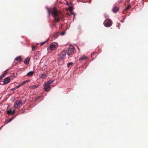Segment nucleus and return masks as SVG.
I'll return each instance as SVG.
<instances>
[{"label": "nucleus", "mask_w": 148, "mask_h": 148, "mask_svg": "<svg viewBox=\"0 0 148 148\" xmlns=\"http://www.w3.org/2000/svg\"><path fill=\"white\" fill-rule=\"evenodd\" d=\"M73 64V63L72 62H70L68 63L67 64V66L68 67H70L71 65H72Z\"/></svg>", "instance_id": "23"}, {"label": "nucleus", "mask_w": 148, "mask_h": 148, "mask_svg": "<svg viewBox=\"0 0 148 148\" xmlns=\"http://www.w3.org/2000/svg\"><path fill=\"white\" fill-rule=\"evenodd\" d=\"M81 26H80V25H79V26H78V29H81Z\"/></svg>", "instance_id": "31"}, {"label": "nucleus", "mask_w": 148, "mask_h": 148, "mask_svg": "<svg viewBox=\"0 0 148 148\" xmlns=\"http://www.w3.org/2000/svg\"><path fill=\"white\" fill-rule=\"evenodd\" d=\"M24 113H25L24 111H23L22 112H21V114H23Z\"/></svg>", "instance_id": "35"}, {"label": "nucleus", "mask_w": 148, "mask_h": 148, "mask_svg": "<svg viewBox=\"0 0 148 148\" xmlns=\"http://www.w3.org/2000/svg\"><path fill=\"white\" fill-rule=\"evenodd\" d=\"M69 9L70 11H71L72 10V8L71 7H69Z\"/></svg>", "instance_id": "29"}, {"label": "nucleus", "mask_w": 148, "mask_h": 148, "mask_svg": "<svg viewBox=\"0 0 148 148\" xmlns=\"http://www.w3.org/2000/svg\"><path fill=\"white\" fill-rule=\"evenodd\" d=\"M63 59H64V58H62L61 56H60L59 55L58 58V60L60 62Z\"/></svg>", "instance_id": "18"}, {"label": "nucleus", "mask_w": 148, "mask_h": 148, "mask_svg": "<svg viewBox=\"0 0 148 148\" xmlns=\"http://www.w3.org/2000/svg\"><path fill=\"white\" fill-rule=\"evenodd\" d=\"M21 86H22V85H21V84L19 85H18L16 87V88H19Z\"/></svg>", "instance_id": "27"}, {"label": "nucleus", "mask_w": 148, "mask_h": 148, "mask_svg": "<svg viewBox=\"0 0 148 148\" xmlns=\"http://www.w3.org/2000/svg\"><path fill=\"white\" fill-rule=\"evenodd\" d=\"M15 88H13L11 89V90H15Z\"/></svg>", "instance_id": "34"}, {"label": "nucleus", "mask_w": 148, "mask_h": 148, "mask_svg": "<svg viewBox=\"0 0 148 148\" xmlns=\"http://www.w3.org/2000/svg\"><path fill=\"white\" fill-rule=\"evenodd\" d=\"M10 78L9 77L6 78L4 80L3 82L4 84H7L10 81Z\"/></svg>", "instance_id": "9"}, {"label": "nucleus", "mask_w": 148, "mask_h": 148, "mask_svg": "<svg viewBox=\"0 0 148 148\" xmlns=\"http://www.w3.org/2000/svg\"><path fill=\"white\" fill-rule=\"evenodd\" d=\"M26 83V82H25V81H23L22 83H21V85L23 86L24 84H25Z\"/></svg>", "instance_id": "28"}, {"label": "nucleus", "mask_w": 148, "mask_h": 148, "mask_svg": "<svg viewBox=\"0 0 148 148\" xmlns=\"http://www.w3.org/2000/svg\"><path fill=\"white\" fill-rule=\"evenodd\" d=\"M48 12V16H50V14L51 12L53 17L54 18V20L56 22H59L60 20H62L63 15L60 11L57 10L56 8H53L52 10L51 8H47Z\"/></svg>", "instance_id": "1"}, {"label": "nucleus", "mask_w": 148, "mask_h": 148, "mask_svg": "<svg viewBox=\"0 0 148 148\" xmlns=\"http://www.w3.org/2000/svg\"><path fill=\"white\" fill-rule=\"evenodd\" d=\"M105 26L107 27H110L112 24V21L111 19L107 18L104 21Z\"/></svg>", "instance_id": "3"}, {"label": "nucleus", "mask_w": 148, "mask_h": 148, "mask_svg": "<svg viewBox=\"0 0 148 148\" xmlns=\"http://www.w3.org/2000/svg\"><path fill=\"white\" fill-rule=\"evenodd\" d=\"M54 81L53 80H50L47 81V82H45V83H46L47 84L49 85H50V84H51Z\"/></svg>", "instance_id": "16"}, {"label": "nucleus", "mask_w": 148, "mask_h": 148, "mask_svg": "<svg viewBox=\"0 0 148 148\" xmlns=\"http://www.w3.org/2000/svg\"><path fill=\"white\" fill-rule=\"evenodd\" d=\"M15 74L14 73H13V74H12V75H11L10 76V77H9L10 78V79H12L14 77H15Z\"/></svg>", "instance_id": "20"}, {"label": "nucleus", "mask_w": 148, "mask_h": 148, "mask_svg": "<svg viewBox=\"0 0 148 148\" xmlns=\"http://www.w3.org/2000/svg\"><path fill=\"white\" fill-rule=\"evenodd\" d=\"M74 50L75 48L72 45L70 46L67 50V53L68 55L70 56L73 54Z\"/></svg>", "instance_id": "2"}, {"label": "nucleus", "mask_w": 148, "mask_h": 148, "mask_svg": "<svg viewBox=\"0 0 148 148\" xmlns=\"http://www.w3.org/2000/svg\"><path fill=\"white\" fill-rule=\"evenodd\" d=\"M2 79L0 77V80L1 79Z\"/></svg>", "instance_id": "37"}, {"label": "nucleus", "mask_w": 148, "mask_h": 148, "mask_svg": "<svg viewBox=\"0 0 148 148\" xmlns=\"http://www.w3.org/2000/svg\"><path fill=\"white\" fill-rule=\"evenodd\" d=\"M66 51H62L61 53L60 54V56H61L62 58L64 59L66 56Z\"/></svg>", "instance_id": "8"}, {"label": "nucleus", "mask_w": 148, "mask_h": 148, "mask_svg": "<svg viewBox=\"0 0 148 148\" xmlns=\"http://www.w3.org/2000/svg\"><path fill=\"white\" fill-rule=\"evenodd\" d=\"M32 51H35L36 50L37 48V46H32Z\"/></svg>", "instance_id": "19"}, {"label": "nucleus", "mask_w": 148, "mask_h": 148, "mask_svg": "<svg viewBox=\"0 0 148 148\" xmlns=\"http://www.w3.org/2000/svg\"><path fill=\"white\" fill-rule=\"evenodd\" d=\"M64 34H65V32H63L62 33L61 35L62 36V35H64Z\"/></svg>", "instance_id": "32"}, {"label": "nucleus", "mask_w": 148, "mask_h": 148, "mask_svg": "<svg viewBox=\"0 0 148 148\" xmlns=\"http://www.w3.org/2000/svg\"><path fill=\"white\" fill-rule=\"evenodd\" d=\"M34 72L32 71H30L27 74V76H31L33 74Z\"/></svg>", "instance_id": "15"}, {"label": "nucleus", "mask_w": 148, "mask_h": 148, "mask_svg": "<svg viewBox=\"0 0 148 148\" xmlns=\"http://www.w3.org/2000/svg\"><path fill=\"white\" fill-rule=\"evenodd\" d=\"M56 46L53 44H51L50 46V49L52 50H53L56 49Z\"/></svg>", "instance_id": "11"}, {"label": "nucleus", "mask_w": 148, "mask_h": 148, "mask_svg": "<svg viewBox=\"0 0 148 148\" xmlns=\"http://www.w3.org/2000/svg\"><path fill=\"white\" fill-rule=\"evenodd\" d=\"M48 40L49 39H48L47 40H46V41H45V42H42L41 43H40V45L41 46H42L44 44H45V43H46V42H47V41H48Z\"/></svg>", "instance_id": "24"}, {"label": "nucleus", "mask_w": 148, "mask_h": 148, "mask_svg": "<svg viewBox=\"0 0 148 148\" xmlns=\"http://www.w3.org/2000/svg\"><path fill=\"white\" fill-rule=\"evenodd\" d=\"M43 86L45 90V92L49 91L51 88V86L50 85H49L45 83L43 85Z\"/></svg>", "instance_id": "5"}, {"label": "nucleus", "mask_w": 148, "mask_h": 148, "mask_svg": "<svg viewBox=\"0 0 148 148\" xmlns=\"http://www.w3.org/2000/svg\"><path fill=\"white\" fill-rule=\"evenodd\" d=\"M120 23H118V25H117V27H120Z\"/></svg>", "instance_id": "33"}, {"label": "nucleus", "mask_w": 148, "mask_h": 148, "mask_svg": "<svg viewBox=\"0 0 148 148\" xmlns=\"http://www.w3.org/2000/svg\"><path fill=\"white\" fill-rule=\"evenodd\" d=\"M47 75L46 73H43L42 74H41L39 76V77L40 78L44 79H45L46 78V77L47 76Z\"/></svg>", "instance_id": "10"}, {"label": "nucleus", "mask_w": 148, "mask_h": 148, "mask_svg": "<svg viewBox=\"0 0 148 148\" xmlns=\"http://www.w3.org/2000/svg\"><path fill=\"white\" fill-rule=\"evenodd\" d=\"M22 59L21 58V56H19L17 58H16L15 59L14 62L13 63V64H16V61H21V60H22Z\"/></svg>", "instance_id": "7"}, {"label": "nucleus", "mask_w": 148, "mask_h": 148, "mask_svg": "<svg viewBox=\"0 0 148 148\" xmlns=\"http://www.w3.org/2000/svg\"><path fill=\"white\" fill-rule=\"evenodd\" d=\"M26 83H28L30 82V80H26L25 81Z\"/></svg>", "instance_id": "30"}, {"label": "nucleus", "mask_w": 148, "mask_h": 148, "mask_svg": "<svg viewBox=\"0 0 148 148\" xmlns=\"http://www.w3.org/2000/svg\"><path fill=\"white\" fill-rule=\"evenodd\" d=\"M58 36V33H56L54 35V37L55 38H56Z\"/></svg>", "instance_id": "22"}, {"label": "nucleus", "mask_w": 148, "mask_h": 148, "mask_svg": "<svg viewBox=\"0 0 148 148\" xmlns=\"http://www.w3.org/2000/svg\"><path fill=\"white\" fill-rule=\"evenodd\" d=\"M22 101L21 100H17L15 103L14 107L15 109L18 108L22 106Z\"/></svg>", "instance_id": "4"}, {"label": "nucleus", "mask_w": 148, "mask_h": 148, "mask_svg": "<svg viewBox=\"0 0 148 148\" xmlns=\"http://www.w3.org/2000/svg\"><path fill=\"white\" fill-rule=\"evenodd\" d=\"M130 0H127V3H129V2L130 1Z\"/></svg>", "instance_id": "36"}, {"label": "nucleus", "mask_w": 148, "mask_h": 148, "mask_svg": "<svg viewBox=\"0 0 148 148\" xmlns=\"http://www.w3.org/2000/svg\"><path fill=\"white\" fill-rule=\"evenodd\" d=\"M14 119V118H13V117H11V118H10V119H8L7 120V121H6V123H8L9 122H10V121H11L12 120V119Z\"/></svg>", "instance_id": "21"}, {"label": "nucleus", "mask_w": 148, "mask_h": 148, "mask_svg": "<svg viewBox=\"0 0 148 148\" xmlns=\"http://www.w3.org/2000/svg\"><path fill=\"white\" fill-rule=\"evenodd\" d=\"M7 70L5 71L2 74V75L0 77L2 79L5 76V75L7 74Z\"/></svg>", "instance_id": "14"}, {"label": "nucleus", "mask_w": 148, "mask_h": 148, "mask_svg": "<svg viewBox=\"0 0 148 148\" xmlns=\"http://www.w3.org/2000/svg\"><path fill=\"white\" fill-rule=\"evenodd\" d=\"M15 112V110H13V111L8 110L7 112L8 115H9L10 114L13 115L14 114Z\"/></svg>", "instance_id": "13"}, {"label": "nucleus", "mask_w": 148, "mask_h": 148, "mask_svg": "<svg viewBox=\"0 0 148 148\" xmlns=\"http://www.w3.org/2000/svg\"><path fill=\"white\" fill-rule=\"evenodd\" d=\"M119 10L118 8L115 7L112 10L114 12H117Z\"/></svg>", "instance_id": "17"}, {"label": "nucleus", "mask_w": 148, "mask_h": 148, "mask_svg": "<svg viewBox=\"0 0 148 148\" xmlns=\"http://www.w3.org/2000/svg\"><path fill=\"white\" fill-rule=\"evenodd\" d=\"M30 58L28 57L26 58L24 61V63L26 65H27L29 64Z\"/></svg>", "instance_id": "12"}, {"label": "nucleus", "mask_w": 148, "mask_h": 148, "mask_svg": "<svg viewBox=\"0 0 148 148\" xmlns=\"http://www.w3.org/2000/svg\"><path fill=\"white\" fill-rule=\"evenodd\" d=\"M88 57L84 55L82 56L79 58V61H81L82 60H86L88 59Z\"/></svg>", "instance_id": "6"}, {"label": "nucleus", "mask_w": 148, "mask_h": 148, "mask_svg": "<svg viewBox=\"0 0 148 148\" xmlns=\"http://www.w3.org/2000/svg\"><path fill=\"white\" fill-rule=\"evenodd\" d=\"M30 88H31L32 89H33L37 88V87L35 85H34L30 87Z\"/></svg>", "instance_id": "25"}, {"label": "nucleus", "mask_w": 148, "mask_h": 148, "mask_svg": "<svg viewBox=\"0 0 148 148\" xmlns=\"http://www.w3.org/2000/svg\"><path fill=\"white\" fill-rule=\"evenodd\" d=\"M131 7V6L130 5H128L127 7L125 9L126 10H127L129 9Z\"/></svg>", "instance_id": "26"}]
</instances>
